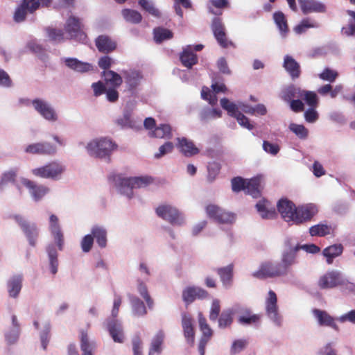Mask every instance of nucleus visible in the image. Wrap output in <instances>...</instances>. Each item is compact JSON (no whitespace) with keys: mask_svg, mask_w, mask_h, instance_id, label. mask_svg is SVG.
I'll list each match as a JSON object with an SVG mask.
<instances>
[{"mask_svg":"<svg viewBox=\"0 0 355 355\" xmlns=\"http://www.w3.org/2000/svg\"><path fill=\"white\" fill-rule=\"evenodd\" d=\"M51 2L52 0H21L14 12L13 19L17 23L22 22L28 13H34L40 6L49 7Z\"/></svg>","mask_w":355,"mask_h":355,"instance_id":"f257e3e1","label":"nucleus"},{"mask_svg":"<svg viewBox=\"0 0 355 355\" xmlns=\"http://www.w3.org/2000/svg\"><path fill=\"white\" fill-rule=\"evenodd\" d=\"M285 249L281 255V262L278 263L284 276L287 275L293 266L297 263V247L293 239L288 238L284 241Z\"/></svg>","mask_w":355,"mask_h":355,"instance_id":"f03ea898","label":"nucleus"},{"mask_svg":"<svg viewBox=\"0 0 355 355\" xmlns=\"http://www.w3.org/2000/svg\"><path fill=\"white\" fill-rule=\"evenodd\" d=\"M117 147L112 140L107 138L94 139L87 146V150L91 156L98 158H107Z\"/></svg>","mask_w":355,"mask_h":355,"instance_id":"7ed1b4c3","label":"nucleus"},{"mask_svg":"<svg viewBox=\"0 0 355 355\" xmlns=\"http://www.w3.org/2000/svg\"><path fill=\"white\" fill-rule=\"evenodd\" d=\"M153 182V179L150 176L120 178L118 187L121 193L131 198L133 196L134 189L146 187Z\"/></svg>","mask_w":355,"mask_h":355,"instance_id":"20e7f679","label":"nucleus"},{"mask_svg":"<svg viewBox=\"0 0 355 355\" xmlns=\"http://www.w3.org/2000/svg\"><path fill=\"white\" fill-rule=\"evenodd\" d=\"M65 31L69 35L71 39L84 42L87 39V35L84 31V25L80 19L70 16L64 26Z\"/></svg>","mask_w":355,"mask_h":355,"instance_id":"39448f33","label":"nucleus"},{"mask_svg":"<svg viewBox=\"0 0 355 355\" xmlns=\"http://www.w3.org/2000/svg\"><path fill=\"white\" fill-rule=\"evenodd\" d=\"M211 28L217 42L222 48H228L230 46L235 47L234 44L229 40L224 24L218 17H214L212 20Z\"/></svg>","mask_w":355,"mask_h":355,"instance_id":"423d86ee","label":"nucleus"},{"mask_svg":"<svg viewBox=\"0 0 355 355\" xmlns=\"http://www.w3.org/2000/svg\"><path fill=\"white\" fill-rule=\"evenodd\" d=\"M205 210L207 216L218 223L229 224L235 220L234 214L225 211L216 205L210 204L207 205Z\"/></svg>","mask_w":355,"mask_h":355,"instance_id":"0eeeda50","label":"nucleus"},{"mask_svg":"<svg viewBox=\"0 0 355 355\" xmlns=\"http://www.w3.org/2000/svg\"><path fill=\"white\" fill-rule=\"evenodd\" d=\"M157 215L172 225H181L183 218L179 211L169 205H162L155 209Z\"/></svg>","mask_w":355,"mask_h":355,"instance_id":"6e6552de","label":"nucleus"},{"mask_svg":"<svg viewBox=\"0 0 355 355\" xmlns=\"http://www.w3.org/2000/svg\"><path fill=\"white\" fill-rule=\"evenodd\" d=\"M252 276L259 279L274 278L284 276L278 263L265 261L261 263L259 269L252 273Z\"/></svg>","mask_w":355,"mask_h":355,"instance_id":"1a4fd4ad","label":"nucleus"},{"mask_svg":"<svg viewBox=\"0 0 355 355\" xmlns=\"http://www.w3.org/2000/svg\"><path fill=\"white\" fill-rule=\"evenodd\" d=\"M64 168L60 164L53 162L48 164L36 168L32 170V173L37 177L42 178H51L55 179L58 176L60 175Z\"/></svg>","mask_w":355,"mask_h":355,"instance_id":"9d476101","label":"nucleus"},{"mask_svg":"<svg viewBox=\"0 0 355 355\" xmlns=\"http://www.w3.org/2000/svg\"><path fill=\"white\" fill-rule=\"evenodd\" d=\"M13 218L25 234L30 245L35 246L39 234L36 225L28 223L20 215H15Z\"/></svg>","mask_w":355,"mask_h":355,"instance_id":"9b49d317","label":"nucleus"},{"mask_svg":"<svg viewBox=\"0 0 355 355\" xmlns=\"http://www.w3.org/2000/svg\"><path fill=\"white\" fill-rule=\"evenodd\" d=\"M209 296V294L205 289L195 286L186 287L182 293V300L187 306L193 303L196 300H205Z\"/></svg>","mask_w":355,"mask_h":355,"instance_id":"f8f14e48","label":"nucleus"},{"mask_svg":"<svg viewBox=\"0 0 355 355\" xmlns=\"http://www.w3.org/2000/svg\"><path fill=\"white\" fill-rule=\"evenodd\" d=\"M318 209L315 205H306L296 207L292 221L298 225L309 221L317 214Z\"/></svg>","mask_w":355,"mask_h":355,"instance_id":"ddd939ff","label":"nucleus"},{"mask_svg":"<svg viewBox=\"0 0 355 355\" xmlns=\"http://www.w3.org/2000/svg\"><path fill=\"white\" fill-rule=\"evenodd\" d=\"M21 182L28 189L31 196L35 201L40 200L49 191L46 186L37 184L35 182L27 178H21Z\"/></svg>","mask_w":355,"mask_h":355,"instance_id":"4468645a","label":"nucleus"},{"mask_svg":"<svg viewBox=\"0 0 355 355\" xmlns=\"http://www.w3.org/2000/svg\"><path fill=\"white\" fill-rule=\"evenodd\" d=\"M182 327L187 343L193 347L195 343V330L191 315L187 313H182Z\"/></svg>","mask_w":355,"mask_h":355,"instance_id":"2eb2a0df","label":"nucleus"},{"mask_svg":"<svg viewBox=\"0 0 355 355\" xmlns=\"http://www.w3.org/2000/svg\"><path fill=\"white\" fill-rule=\"evenodd\" d=\"M25 152L29 154L51 155L55 153L56 148L49 142H38L28 145Z\"/></svg>","mask_w":355,"mask_h":355,"instance_id":"dca6fc26","label":"nucleus"},{"mask_svg":"<svg viewBox=\"0 0 355 355\" xmlns=\"http://www.w3.org/2000/svg\"><path fill=\"white\" fill-rule=\"evenodd\" d=\"M266 312L267 315L275 322H279L277 297L276 293L270 290L266 299Z\"/></svg>","mask_w":355,"mask_h":355,"instance_id":"f3484780","label":"nucleus"},{"mask_svg":"<svg viewBox=\"0 0 355 355\" xmlns=\"http://www.w3.org/2000/svg\"><path fill=\"white\" fill-rule=\"evenodd\" d=\"M277 207L285 221H292L295 211H296V206L292 201L286 198H282L278 201Z\"/></svg>","mask_w":355,"mask_h":355,"instance_id":"a211bd4d","label":"nucleus"},{"mask_svg":"<svg viewBox=\"0 0 355 355\" xmlns=\"http://www.w3.org/2000/svg\"><path fill=\"white\" fill-rule=\"evenodd\" d=\"M342 284L340 275L336 271H331L320 277L318 286L322 289L331 288Z\"/></svg>","mask_w":355,"mask_h":355,"instance_id":"6ab92c4d","label":"nucleus"},{"mask_svg":"<svg viewBox=\"0 0 355 355\" xmlns=\"http://www.w3.org/2000/svg\"><path fill=\"white\" fill-rule=\"evenodd\" d=\"M95 45L99 52L105 54L114 51L117 46L116 42L107 35H101L96 37Z\"/></svg>","mask_w":355,"mask_h":355,"instance_id":"aec40b11","label":"nucleus"},{"mask_svg":"<svg viewBox=\"0 0 355 355\" xmlns=\"http://www.w3.org/2000/svg\"><path fill=\"white\" fill-rule=\"evenodd\" d=\"M32 103L35 110L46 120L55 121L57 119L54 110L46 101L37 98L33 100Z\"/></svg>","mask_w":355,"mask_h":355,"instance_id":"412c9836","label":"nucleus"},{"mask_svg":"<svg viewBox=\"0 0 355 355\" xmlns=\"http://www.w3.org/2000/svg\"><path fill=\"white\" fill-rule=\"evenodd\" d=\"M177 147L180 152L186 157H192L199 153V149L194 143L186 137L177 138Z\"/></svg>","mask_w":355,"mask_h":355,"instance_id":"4be33fe9","label":"nucleus"},{"mask_svg":"<svg viewBox=\"0 0 355 355\" xmlns=\"http://www.w3.org/2000/svg\"><path fill=\"white\" fill-rule=\"evenodd\" d=\"M312 312L315 318L317 319L319 325L329 327L336 331L338 330V326L335 322V319L327 311L315 309Z\"/></svg>","mask_w":355,"mask_h":355,"instance_id":"5701e85b","label":"nucleus"},{"mask_svg":"<svg viewBox=\"0 0 355 355\" xmlns=\"http://www.w3.org/2000/svg\"><path fill=\"white\" fill-rule=\"evenodd\" d=\"M220 277V279L225 288H230L233 282L234 264L230 263L225 267L217 268L214 270Z\"/></svg>","mask_w":355,"mask_h":355,"instance_id":"b1692460","label":"nucleus"},{"mask_svg":"<svg viewBox=\"0 0 355 355\" xmlns=\"http://www.w3.org/2000/svg\"><path fill=\"white\" fill-rule=\"evenodd\" d=\"M302 12L306 15L311 12H324L326 7L322 3L314 0H298Z\"/></svg>","mask_w":355,"mask_h":355,"instance_id":"393cba45","label":"nucleus"},{"mask_svg":"<svg viewBox=\"0 0 355 355\" xmlns=\"http://www.w3.org/2000/svg\"><path fill=\"white\" fill-rule=\"evenodd\" d=\"M180 60L182 65L188 69H191L198 61V56L193 51V46L191 45H188L183 49L180 55Z\"/></svg>","mask_w":355,"mask_h":355,"instance_id":"a878e982","label":"nucleus"},{"mask_svg":"<svg viewBox=\"0 0 355 355\" xmlns=\"http://www.w3.org/2000/svg\"><path fill=\"white\" fill-rule=\"evenodd\" d=\"M256 208L261 216L264 219H272L277 215L275 209L272 207L270 202L266 199L260 200L256 204Z\"/></svg>","mask_w":355,"mask_h":355,"instance_id":"bb28decb","label":"nucleus"},{"mask_svg":"<svg viewBox=\"0 0 355 355\" xmlns=\"http://www.w3.org/2000/svg\"><path fill=\"white\" fill-rule=\"evenodd\" d=\"M283 66L292 79H296L300 77L301 73L300 64L293 57L286 55Z\"/></svg>","mask_w":355,"mask_h":355,"instance_id":"cd10ccee","label":"nucleus"},{"mask_svg":"<svg viewBox=\"0 0 355 355\" xmlns=\"http://www.w3.org/2000/svg\"><path fill=\"white\" fill-rule=\"evenodd\" d=\"M344 250V247L341 243L334 244L325 248L322 250V254L326 258L328 264H331L334 259L340 257Z\"/></svg>","mask_w":355,"mask_h":355,"instance_id":"c85d7f7f","label":"nucleus"},{"mask_svg":"<svg viewBox=\"0 0 355 355\" xmlns=\"http://www.w3.org/2000/svg\"><path fill=\"white\" fill-rule=\"evenodd\" d=\"M23 278L21 275H17L12 277L7 283L9 296L17 298L22 288Z\"/></svg>","mask_w":355,"mask_h":355,"instance_id":"c756f323","label":"nucleus"},{"mask_svg":"<svg viewBox=\"0 0 355 355\" xmlns=\"http://www.w3.org/2000/svg\"><path fill=\"white\" fill-rule=\"evenodd\" d=\"M64 63L69 68L80 73L93 70V66L90 63L81 62L76 58H66Z\"/></svg>","mask_w":355,"mask_h":355,"instance_id":"7c9ffc66","label":"nucleus"},{"mask_svg":"<svg viewBox=\"0 0 355 355\" xmlns=\"http://www.w3.org/2000/svg\"><path fill=\"white\" fill-rule=\"evenodd\" d=\"M109 333L116 343H123L124 339L122 326L116 320H112L107 324Z\"/></svg>","mask_w":355,"mask_h":355,"instance_id":"2f4dec72","label":"nucleus"},{"mask_svg":"<svg viewBox=\"0 0 355 355\" xmlns=\"http://www.w3.org/2000/svg\"><path fill=\"white\" fill-rule=\"evenodd\" d=\"M242 315L238 318V322L243 325L256 324L259 322L261 315L254 314L249 309H244L241 311Z\"/></svg>","mask_w":355,"mask_h":355,"instance_id":"473e14b6","label":"nucleus"},{"mask_svg":"<svg viewBox=\"0 0 355 355\" xmlns=\"http://www.w3.org/2000/svg\"><path fill=\"white\" fill-rule=\"evenodd\" d=\"M142 75L139 71H131L125 73V83L129 90L135 89L140 84Z\"/></svg>","mask_w":355,"mask_h":355,"instance_id":"72a5a7b5","label":"nucleus"},{"mask_svg":"<svg viewBox=\"0 0 355 355\" xmlns=\"http://www.w3.org/2000/svg\"><path fill=\"white\" fill-rule=\"evenodd\" d=\"M260 178H253L247 180L244 191L246 194L252 196L253 198H258L261 193L259 190Z\"/></svg>","mask_w":355,"mask_h":355,"instance_id":"f704fd0d","label":"nucleus"},{"mask_svg":"<svg viewBox=\"0 0 355 355\" xmlns=\"http://www.w3.org/2000/svg\"><path fill=\"white\" fill-rule=\"evenodd\" d=\"M95 347V343L89 341L87 333L82 330L80 331V349L83 355H94L93 351Z\"/></svg>","mask_w":355,"mask_h":355,"instance_id":"c9c22d12","label":"nucleus"},{"mask_svg":"<svg viewBox=\"0 0 355 355\" xmlns=\"http://www.w3.org/2000/svg\"><path fill=\"white\" fill-rule=\"evenodd\" d=\"M17 172V168H12L2 173L0 179V190H4L8 184L15 183Z\"/></svg>","mask_w":355,"mask_h":355,"instance_id":"e433bc0d","label":"nucleus"},{"mask_svg":"<svg viewBox=\"0 0 355 355\" xmlns=\"http://www.w3.org/2000/svg\"><path fill=\"white\" fill-rule=\"evenodd\" d=\"M234 312L232 309H227L223 311L218 318V327L221 329L230 327L234 320Z\"/></svg>","mask_w":355,"mask_h":355,"instance_id":"4c0bfd02","label":"nucleus"},{"mask_svg":"<svg viewBox=\"0 0 355 355\" xmlns=\"http://www.w3.org/2000/svg\"><path fill=\"white\" fill-rule=\"evenodd\" d=\"M129 298L135 315L144 316L147 314V309L143 301L134 295H130Z\"/></svg>","mask_w":355,"mask_h":355,"instance_id":"58836bf2","label":"nucleus"},{"mask_svg":"<svg viewBox=\"0 0 355 355\" xmlns=\"http://www.w3.org/2000/svg\"><path fill=\"white\" fill-rule=\"evenodd\" d=\"M151 137L170 139L172 136L171 127L168 124H160L149 132Z\"/></svg>","mask_w":355,"mask_h":355,"instance_id":"ea45409f","label":"nucleus"},{"mask_svg":"<svg viewBox=\"0 0 355 355\" xmlns=\"http://www.w3.org/2000/svg\"><path fill=\"white\" fill-rule=\"evenodd\" d=\"M92 235L93 239L95 238L98 245L101 248H105L107 245V232L100 226H94L92 229Z\"/></svg>","mask_w":355,"mask_h":355,"instance_id":"a19ab883","label":"nucleus"},{"mask_svg":"<svg viewBox=\"0 0 355 355\" xmlns=\"http://www.w3.org/2000/svg\"><path fill=\"white\" fill-rule=\"evenodd\" d=\"M198 323L200 331L202 333L200 340L209 341L213 335V331L207 322L206 318L200 313L198 314Z\"/></svg>","mask_w":355,"mask_h":355,"instance_id":"79ce46f5","label":"nucleus"},{"mask_svg":"<svg viewBox=\"0 0 355 355\" xmlns=\"http://www.w3.org/2000/svg\"><path fill=\"white\" fill-rule=\"evenodd\" d=\"M164 332L162 330H159L155 334L151 342L149 355H152L153 353L160 354L162 352V345L164 343Z\"/></svg>","mask_w":355,"mask_h":355,"instance_id":"37998d69","label":"nucleus"},{"mask_svg":"<svg viewBox=\"0 0 355 355\" xmlns=\"http://www.w3.org/2000/svg\"><path fill=\"white\" fill-rule=\"evenodd\" d=\"M343 91V86L338 85L334 87L330 84H326L318 89V92L321 96L329 94L332 98H336Z\"/></svg>","mask_w":355,"mask_h":355,"instance_id":"c03bdc74","label":"nucleus"},{"mask_svg":"<svg viewBox=\"0 0 355 355\" xmlns=\"http://www.w3.org/2000/svg\"><path fill=\"white\" fill-rule=\"evenodd\" d=\"M102 76L104 77L105 81L113 87H119L123 83L121 76L114 71H103Z\"/></svg>","mask_w":355,"mask_h":355,"instance_id":"a18cd8bd","label":"nucleus"},{"mask_svg":"<svg viewBox=\"0 0 355 355\" xmlns=\"http://www.w3.org/2000/svg\"><path fill=\"white\" fill-rule=\"evenodd\" d=\"M153 36L155 42L160 44L164 40L173 38V33L171 31L167 28L157 27L153 29Z\"/></svg>","mask_w":355,"mask_h":355,"instance_id":"49530a36","label":"nucleus"},{"mask_svg":"<svg viewBox=\"0 0 355 355\" xmlns=\"http://www.w3.org/2000/svg\"><path fill=\"white\" fill-rule=\"evenodd\" d=\"M331 227L326 224L320 223L311 226L309 228V234L311 236H325L331 232Z\"/></svg>","mask_w":355,"mask_h":355,"instance_id":"de8ad7c7","label":"nucleus"},{"mask_svg":"<svg viewBox=\"0 0 355 355\" xmlns=\"http://www.w3.org/2000/svg\"><path fill=\"white\" fill-rule=\"evenodd\" d=\"M273 19L282 35L285 36L288 32V26L284 14L276 12L273 14Z\"/></svg>","mask_w":355,"mask_h":355,"instance_id":"09e8293b","label":"nucleus"},{"mask_svg":"<svg viewBox=\"0 0 355 355\" xmlns=\"http://www.w3.org/2000/svg\"><path fill=\"white\" fill-rule=\"evenodd\" d=\"M299 97L303 98L306 101V104L310 107H317L318 105V98L316 94L314 92L299 90Z\"/></svg>","mask_w":355,"mask_h":355,"instance_id":"8fccbe9b","label":"nucleus"},{"mask_svg":"<svg viewBox=\"0 0 355 355\" xmlns=\"http://www.w3.org/2000/svg\"><path fill=\"white\" fill-rule=\"evenodd\" d=\"M318 27V24L315 21L310 18H305L303 19L298 25L295 26L294 31L297 34H302L305 33L308 28Z\"/></svg>","mask_w":355,"mask_h":355,"instance_id":"3c124183","label":"nucleus"},{"mask_svg":"<svg viewBox=\"0 0 355 355\" xmlns=\"http://www.w3.org/2000/svg\"><path fill=\"white\" fill-rule=\"evenodd\" d=\"M209 11L215 15H222V12L218 9H223L229 7L227 0H209Z\"/></svg>","mask_w":355,"mask_h":355,"instance_id":"603ef678","label":"nucleus"},{"mask_svg":"<svg viewBox=\"0 0 355 355\" xmlns=\"http://www.w3.org/2000/svg\"><path fill=\"white\" fill-rule=\"evenodd\" d=\"M122 15L126 21L131 24H139L142 20L141 15L138 11L132 9H123Z\"/></svg>","mask_w":355,"mask_h":355,"instance_id":"864d4df0","label":"nucleus"},{"mask_svg":"<svg viewBox=\"0 0 355 355\" xmlns=\"http://www.w3.org/2000/svg\"><path fill=\"white\" fill-rule=\"evenodd\" d=\"M220 105L227 112L228 114L232 117H235L241 112L236 105L230 102L229 99L226 98H223L220 100Z\"/></svg>","mask_w":355,"mask_h":355,"instance_id":"5fc2aeb1","label":"nucleus"},{"mask_svg":"<svg viewBox=\"0 0 355 355\" xmlns=\"http://www.w3.org/2000/svg\"><path fill=\"white\" fill-rule=\"evenodd\" d=\"M47 252L50 261L51 271L53 275H55L58 272V267L57 251L54 247L49 246L47 248Z\"/></svg>","mask_w":355,"mask_h":355,"instance_id":"6e6d98bb","label":"nucleus"},{"mask_svg":"<svg viewBox=\"0 0 355 355\" xmlns=\"http://www.w3.org/2000/svg\"><path fill=\"white\" fill-rule=\"evenodd\" d=\"M289 130L293 132L298 138L305 139L309 135L308 129L304 125L292 123L289 125Z\"/></svg>","mask_w":355,"mask_h":355,"instance_id":"4d7b16f0","label":"nucleus"},{"mask_svg":"<svg viewBox=\"0 0 355 355\" xmlns=\"http://www.w3.org/2000/svg\"><path fill=\"white\" fill-rule=\"evenodd\" d=\"M50 232L59 250H62L64 244V234L61 228L51 230Z\"/></svg>","mask_w":355,"mask_h":355,"instance_id":"13d9d810","label":"nucleus"},{"mask_svg":"<svg viewBox=\"0 0 355 355\" xmlns=\"http://www.w3.org/2000/svg\"><path fill=\"white\" fill-rule=\"evenodd\" d=\"M319 78L329 83H334L338 76V73L330 68H325L322 73L318 75Z\"/></svg>","mask_w":355,"mask_h":355,"instance_id":"bf43d9fd","label":"nucleus"},{"mask_svg":"<svg viewBox=\"0 0 355 355\" xmlns=\"http://www.w3.org/2000/svg\"><path fill=\"white\" fill-rule=\"evenodd\" d=\"M139 4L142 8L146 10L148 13L155 17H160L161 13L159 10L156 8L153 3L148 0H139Z\"/></svg>","mask_w":355,"mask_h":355,"instance_id":"052dcab7","label":"nucleus"},{"mask_svg":"<svg viewBox=\"0 0 355 355\" xmlns=\"http://www.w3.org/2000/svg\"><path fill=\"white\" fill-rule=\"evenodd\" d=\"M300 88H296L294 86H290L283 92L282 98L287 102H291L295 97H299Z\"/></svg>","mask_w":355,"mask_h":355,"instance_id":"680f3d73","label":"nucleus"},{"mask_svg":"<svg viewBox=\"0 0 355 355\" xmlns=\"http://www.w3.org/2000/svg\"><path fill=\"white\" fill-rule=\"evenodd\" d=\"M220 301L215 299L212 301L210 312H209V320L211 321H216L220 316Z\"/></svg>","mask_w":355,"mask_h":355,"instance_id":"e2e57ef3","label":"nucleus"},{"mask_svg":"<svg viewBox=\"0 0 355 355\" xmlns=\"http://www.w3.org/2000/svg\"><path fill=\"white\" fill-rule=\"evenodd\" d=\"M48 37L52 41L60 42L64 40V33L62 30L48 28L46 29Z\"/></svg>","mask_w":355,"mask_h":355,"instance_id":"0e129e2a","label":"nucleus"},{"mask_svg":"<svg viewBox=\"0 0 355 355\" xmlns=\"http://www.w3.org/2000/svg\"><path fill=\"white\" fill-rule=\"evenodd\" d=\"M247 345L248 341L245 339H239L234 340L231 346V354H236L237 353H239L245 348Z\"/></svg>","mask_w":355,"mask_h":355,"instance_id":"69168bd1","label":"nucleus"},{"mask_svg":"<svg viewBox=\"0 0 355 355\" xmlns=\"http://www.w3.org/2000/svg\"><path fill=\"white\" fill-rule=\"evenodd\" d=\"M246 182L247 180H245L241 177L234 178L231 182L233 191L239 192L241 191H244Z\"/></svg>","mask_w":355,"mask_h":355,"instance_id":"338daca9","label":"nucleus"},{"mask_svg":"<svg viewBox=\"0 0 355 355\" xmlns=\"http://www.w3.org/2000/svg\"><path fill=\"white\" fill-rule=\"evenodd\" d=\"M220 164L216 162L209 163L207 166L208 178L211 181H212L220 173Z\"/></svg>","mask_w":355,"mask_h":355,"instance_id":"774afa93","label":"nucleus"}]
</instances>
